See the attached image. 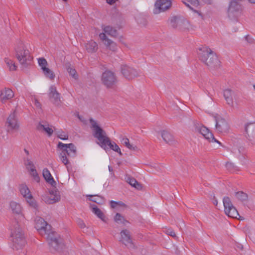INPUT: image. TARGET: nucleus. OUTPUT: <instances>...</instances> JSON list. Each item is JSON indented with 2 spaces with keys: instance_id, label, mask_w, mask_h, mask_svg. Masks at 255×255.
I'll list each match as a JSON object with an SVG mask.
<instances>
[{
  "instance_id": "de8ad7c7",
  "label": "nucleus",
  "mask_w": 255,
  "mask_h": 255,
  "mask_svg": "<svg viewBox=\"0 0 255 255\" xmlns=\"http://www.w3.org/2000/svg\"><path fill=\"white\" fill-rule=\"evenodd\" d=\"M111 207L112 208H116L118 207V202L111 201L110 202Z\"/></svg>"
},
{
  "instance_id": "dca6fc26",
  "label": "nucleus",
  "mask_w": 255,
  "mask_h": 255,
  "mask_svg": "<svg viewBox=\"0 0 255 255\" xmlns=\"http://www.w3.org/2000/svg\"><path fill=\"white\" fill-rule=\"evenodd\" d=\"M42 199L46 204H52L60 201V195L59 191L51 190L49 194L43 195Z\"/></svg>"
},
{
  "instance_id": "c9c22d12",
  "label": "nucleus",
  "mask_w": 255,
  "mask_h": 255,
  "mask_svg": "<svg viewBox=\"0 0 255 255\" xmlns=\"http://www.w3.org/2000/svg\"><path fill=\"white\" fill-rule=\"evenodd\" d=\"M235 196L237 199L242 202L247 201L248 199V195L242 191L236 192L235 193Z\"/></svg>"
},
{
  "instance_id": "680f3d73",
  "label": "nucleus",
  "mask_w": 255,
  "mask_h": 255,
  "mask_svg": "<svg viewBox=\"0 0 255 255\" xmlns=\"http://www.w3.org/2000/svg\"><path fill=\"white\" fill-rule=\"evenodd\" d=\"M63 0L64 1H67V0Z\"/></svg>"
},
{
  "instance_id": "13d9d810",
  "label": "nucleus",
  "mask_w": 255,
  "mask_h": 255,
  "mask_svg": "<svg viewBox=\"0 0 255 255\" xmlns=\"http://www.w3.org/2000/svg\"><path fill=\"white\" fill-rule=\"evenodd\" d=\"M109 170L110 172H113V168L110 166H109Z\"/></svg>"
},
{
  "instance_id": "4d7b16f0",
  "label": "nucleus",
  "mask_w": 255,
  "mask_h": 255,
  "mask_svg": "<svg viewBox=\"0 0 255 255\" xmlns=\"http://www.w3.org/2000/svg\"><path fill=\"white\" fill-rule=\"evenodd\" d=\"M250 2L255 4V0H248Z\"/></svg>"
},
{
  "instance_id": "09e8293b",
  "label": "nucleus",
  "mask_w": 255,
  "mask_h": 255,
  "mask_svg": "<svg viewBox=\"0 0 255 255\" xmlns=\"http://www.w3.org/2000/svg\"><path fill=\"white\" fill-rule=\"evenodd\" d=\"M127 207V205L121 201L118 202V207L125 208Z\"/></svg>"
},
{
  "instance_id": "c756f323",
  "label": "nucleus",
  "mask_w": 255,
  "mask_h": 255,
  "mask_svg": "<svg viewBox=\"0 0 255 255\" xmlns=\"http://www.w3.org/2000/svg\"><path fill=\"white\" fill-rule=\"evenodd\" d=\"M121 142L123 145L126 146L127 148H128L130 150H134V151L137 150V146L135 145H133L132 144H130L129 143V139L126 137H122L121 140Z\"/></svg>"
},
{
  "instance_id": "6ab92c4d",
  "label": "nucleus",
  "mask_w": 255,
  "mask_h": 255,
  "mask_svg": "<svg viewBox=\"0 0 255 255\" xmlns=\"http://www.w3.org/2000/svg\"><path fill=\"white\" fill-rule=\"evenodd\" d=\"M49 97L51 102L55 106H59L61 104L60 94L57 91L56 87L52 86L49 89Z\"/></svg>"
},
{
  "instance_id": "6e6d98bb",
  "label": "nucleus",
  "mask_w": 255,
  "mask_h": 255,
  "mask_svg": "<svg viewBox=\"0 0 255 255\" xmlns=\"http://www.w3.org/2000/svg\"><path fill=\"white\" fill-rule=\"evenodd\" d=\"M183 2H184V4H185L187 6H188V7H190V8H191L190 7V5H189V4L188 3H187V2H185V1H184Z\"/></svg>"
},
{
  "instance_id": "b1692460",
  "label": "nucleus",
  "mask_w": 255,
  "mask_h": 255,
  "mask_svg": "<svg viewBox=\"0 0 255 255\" xmlns=\"http://www.w3.org/2000/svg\"><path fill=\"white\" fill-rule=\"evenodd\" d=\"M245 130L250 140H252V138L255 139V123H249L246 125Z\"/></svg>"
},
{
  "instance_id": "052dcab7",
  "label": "nucleus",
  "mask_w": 255,
  "mask_h": 255,
  "mask_svg": "<svg viewBox=\"0 0 255 255\" xmlns=\"http://www.w3.org/2000/svg\"><path fill=\"white\" fill-rule=\"evenodd\" d=\"M253 87H254V89H255V84H254V85H253Z\"/></svg>"
},
{
  "instance_id": "c03bdc74",
  "label": "nucleus",
  "mask_w": 255,
  "mask_h": 255,
  "mask_svg": "<svg viewBox=\"0 0 255 255\" xmlns=\"http://www.w3.org/2000/svg\"><path fill=\"white\" fill-rule=\"evenodd\" d=\"M165 233L167 235H169L173 238H177L175 233L171 229H166Z\"/></svg>"
},
{
  "instance_id": "f257e3e1",
  "label": "nucleus",
  "mask_w": 255,
  "mask_h": 255,
  "mask_svg": "<svg viewBox=\"0 0 255 255\" xmlns=\"http://www.w3.org/2000/svg\"><path fill=\"white\" fill-rule=\"evenodd\" d=\"M90 123L91 128L94 131V136L98 139L99 145L101 147L106 150L108 148V146H109L111 149L122 155V153L119 146L115 142H111L110 138L107 136L106 132L99 126L97 122L91 118L90 119Z\"/></svg>"
},
{
  "instance_id": "ea45409f",
  "label": "nucleus",
  "mask_w": 255,
  "mask_h": 255,
  "mask_svg": "<svg viewBox=\"0 0 255 255\" xmlns=\"http://www.w3.org/2000/svg\"><path fill=\"white\" fill-rule=\"evenodd\" d=\"M39 65L40 66L42 71L44 68H47V62L46 60L44 58H40L38 59V61Z\"/></svg>"
},
{
  "instance_id": "9d476101",
  "label": "nucleus",
  "mask_w": 255,
  "mask_h": 255,
  "mask_svg": "<svg viewBox=\"0 0 255 255\" xmlns=\"http://www.w3.org/2000/svg\"><path fill=\"white\" fill-rule=\"evenodd\" d=\"M119 241L128 248H133L134 247L131 233L128 229H124L121 231Z\"/></svg>"
},
{
  "instance_id": "4c0bfd02",
  "label": "nucleus",
  "mask_w": 255,
  "mask_h": 255,
  "mask_svg": "<svg viewBox=\"0 0 255 255\" xmlns=\"http://www.w3.org/2000/svg\"><path fill=\"white\" fill-rule=\"evenodd\" d=\"M10 207L13 213L19 214L21 212V207L19 204L12 201L10 203Z\"/></svg>"
},
{
  "instance_id": "c85d7f7f",
  "label": "nucleus",
  "mask_w": 255,
  "mask_h": 255,
  "mask_svg": "<svg viewBox=\"0 0 255 255\" xmlns=\"http://www.w3.org/2000/svg\"><path fill=\"white\" fill-rule=\"evenodd\" d=\"M104 31L105 32V34L107 33V34L114 37H116L118 35V32L117 30L111 26H107L105 27L103 29Z\"/></svg>"
},
{
  "instance_id": "2f4dec72",
  "label": "nucleus",
  "mask_w": 255,
  "mask_h": 255,
  "mask_svg": "<svg viewBox=\"0 0 255 255\" xmlns=\"http://www.w3.org/2000/svg\"><path fill=\"white\" fill-rule=\"evenodd\" d=\"M127 181L128 183H129L131 186L135 188L138 190H140L142 188L141 185L138 183L134 178L128 177L127 178Z\"/></svg>"
},
{
  "instance_id": "bf43d9fd",
  "label": "nucleus",
  "mask_w": 255,
  "mask_h": 255,
  "mask_svg": "<svg viewBox=\"0 0 255 255\" xmlns=\"http://www.w3.org/2000/svg\"><path fill=\"white\" fill-rule=\"evenodd\" d=\"M217 203H218V202L217 200H216L214 202V204L215 205H217Z\"/></svg>"
},
{
  "instance_id": "4be33fe9",
  "label": "nucleus",
  "mask_w": 255,
  "mask_h": 255,
  "mask_svg": "<svg viewBox=\"0 0 255 255\" xmlns=\"http://www.w3.org/2000/svg\"><path fill=\"white\" fill-rule=\"evenodd\" d=\"M160 133L162 139L166 143L169 145H173L176 142L174 136L168 130H161Z\"/></svg>"
},
{
  "instance_id": "393cba45",
  "label": "nucleus",
  "mask_w": 255,
  "mask_h": 255,
  "mask_svg": "<svg viewBox=\"0 0 255 255\" xmlns=\"http://www.w3.org/2000/svg\"><path fill=\"white\" fill-rule=\"evenodd\" d=\"M37 129L39 131H44L49 136H50L53 132L52 128L50 127L49 125L47 124H42L41 123H39L37 126Z\"/></svg>"
},
{
  "instance_id": "aec40b11",
  "label": "nucleus",
  "mask_w": 255,
  "mask_h": 255,
  "mask_svg": "<svg viewBox=\"0 0 255 255\" xmlns=\"http://www.w3.org/2000/svg\"><path fill=\"white\" fill-rule=\"evenodd\" d=\"M35 221V227L36 230L41 235H45L46 234V228L47 226V222L43 218L39 217H36Z\"/></svg>"
},
{
  "instance_id": "603ef678",
  "label": "nucleus",
  "mask_w": 255,
  "mask_h": 255,
  "mask_svg": "<svg viewBox=\"0 0 255 255\" xmlns=\"http://www.w3.org/2000/svg\"><path fill=\"white\" fill-rule=\"evenodd\" d=\"M35 106L37 107H40V104L39 102L37 101V100H35Z\"/></svg>"
},
{
  "instance_id": "79ce46f5",
  "label": "nucleus",
  "mask_w": 255,
  "mask_h": 255,
  "mask_svg": "<svg viewBox=\"0 0 255 255\" xmlns=\"http://www.w3.org/2000/svg\"><path fill=\"white\" fill-rule=\"evenodd\" d=\"M30 174L31 176L33 177V179L35 181H36L37 182H38L39 181L40 178L38 175L36 169H32V171L30 172Z\"/></svg>"
},
{
  "instance_id": "5fc2aeb1",
  "label": "nucleus",
  "mask_w": 255,
  "mask_h": 255,
  "mask_svg": "<svg viewBox=\"0 0 255 255\" xmlns=\"http://www.w3.org/2000/svg\"><path fill=\"white\" fill-rule=\"evenodd\" d=\"M24 151L26 154V155H29V151L26 149H24Z\"/></svg>"
},
{
  "instance_id": "ddd939ff",
  "label": "nucleus",
  "mask_w": 255,
  "mask_h": 255,
  "mask_svg": "<svg viewBox=\"0 0 255 255\" xmlns=\"http://www.w3.org/2000/svg\"><path fill=\"white\" fill-rule=\"evenodd\" d=\"M171 4V1L170 0H157L154 4V13L157 14L167 10L170 8Z\"/></svg>"
},
{
  "instance_id": "a19ab883",
  "label": "nucleus",
  "mask_w": 255,
  "mask_h": 255,
  "mask_svg": "<svg viewBox=\"0 0 255 255\" xmlns=\"http://www.w3.org/2000/svg\"><path fill=\"white\" fill-rule=\"evenodd\" d=\"M90 197H92V198L90 199V200L97 203L98 204H102L104 202L103 199L99 196H92V195H89Z\"/></svg>"
},
{
  "instance_id": "864d4df0",
  "label": "nucleus",
  "mask_w": 255,
  "mask_h": 255,
  "mask_svg": "<svg viewBox=\"0 0 255 255\" xmlns=\"http://www.w3.org/2000/svg\"><path fill=\"white\" fill-rule=\"evenodd\" d=\"M175 253L177 255H179L180 254V252L177 248H176Z\"/></svg>"
},
{
  "instance_id": "37998d69",
  "label": "nucleus",
  "mask_w": 255,
  "mask_h": 255,
  "mask_svg": "<svg viewBox=\"0 0 255 255\" xmlns=\"http://www.w3.org/2000/svg\"><path fill=\"white\" fill-rule=\"evenodd\" d=\"M57 137L62 140H67L68 138V134L64 133L63 131H58L57 133Z\"/></svg>"
},
{
  "instance_id": "a18cd8bd",
  "label": "nucleus",
  "mask_w": 255,
  "mask_h": 255,
  "mask_svg": "<svg viewBox=\"0 0 255 255\" xmlns=\"http://www.w3.org/2000/svg\"><path fill=\"white\" fill-rule=\"evenodd\" d=\"M77 223L79 227L82 229L86 227V225L85 224L84 221L80 219H78L77 220Z\"/></svg>"
},
{
  "instance_id": "f8f14e48",
  "label": "nucleus",
  "mask_w": 255,
  "mask_h": 255,
  "mask_svg": "<svg viewBox=\"0 0 255 255\" xmlns=\"http://www.w3.org/2000/svg\"><path fill=\"white\" fill-rule=\"evenodd\" d=\"M121 72L125 78L131 80L139 76V73L135 69L127 65L121 66Z\"/></svg>"
},
{
  "instance_id": "bb28decb",
  "label": "nucleus",
  "mask_w": 255,
  "mask_h": 255,
  "mask_svg": "<svg viewBox=\"0 0 255 255\" xmlns=\"http://www.w3.org/2000/svg\"><path fill=\"white\" fill-rule=\"evenodd\" d=\"M114 221L119 225L126 226L129 222L121 214L117 213L114 217Z\"/></svg>"
},
{
  "instance_id": "58836bf2",
  "label": "nucleus",
  "mask_w": 255,
  "mask_h": 255,
  "mask_svg": "<svg viewBox=\"0 0 255 255\" xmlns=\"http://www.w3.org/2000/svg\"><path fill=\"white\" fill-rule=\"evenodd\" d=\"M44 75L50 80H53L55 78L54 72L48 68H44L43 70Z\"/></svg>"
},
{
  "instance_id": "cd10ccee",
  "label": "nucleus",
  "mask_w": 255,
  "mask_h": 255,
  "mask_svg": "<svg viewBox=\"0 0 255 255\" xmlns=\"http://www.w3.org/2000/svg\"><path fill=\"white\" fill-rule=\"evenodd\" d=\"M43 176L45 179L51 185L55 186L56 184V182L53 179L49 171L47 168H44L43 169Z\"/></svg>"
},
{
  "instance_id": "20e7f679",
  "label": "nucleus",
  "mask_w": 255,
  "mask_h": 255,
  "mask_svg": "<svg viewBox=\"0 0 255 255\" xmlns=\"http://www.w3.org/2000/svg\"><path fill=\"white\" fill-rule=\"evenodd\" d=\"M15 57L23 67L31 64L32 57L22 41H19L15 47Z\"/></svg>"
},
{
  "instance_id": "a878e982",
  "label": "nucleus",
  "mask_w": 255,
  "mask_h": 255,
  "mask_svg": "<svg viewBox=\"0 0 255 255\" xmlns=\"http://www.w3.org/2000/svg\"><path fill=\"white\" fill-rule=\"evenodd\" d=\"M85 49L89 53H94L98 49L97 43L93 40L88 41L85 44Z\"/></svg>"
},
{
  "instance_id": "2eb2a0df",
  "label": "nucleus",
  "mask_w": 255,
  "mask_h": 255,
  "mask_svg": "<svg viewBox=\"0 0 255 255\" xmlns=\"http://www.w3.org/2000/svg\"><path fill=\"white\" fill-rule=\"evenodd\" d=\"M196 131L201 133L206 139L209 141L216 142L220 144V142L217 140L213 133L209 131V129L203 126H197L195 128Z\"/></svg>"
},
{
  "instance_id": "72a5a7b5",
  "label": "nucleus",
  "mask_w": 255,
  "mask_h": 255,
  "mask_svg": "<svg viewBox=\"0 0 255 255\" xmlns=\"http://www.w3.org/2000/svg\"><path fill=\"white\" fill-rule=\"evenodd\" d=\"M92 212L96 215L100 219H101L103 221L106 222L105 221V217L103 214V213L95 205L91 206Z\"/></svg>"
},
{
  "instance_id": "1a4fd4ad",
  "label": "nucleus",
  "mask_w": 255,
  "mask_h": 255,
  "mask_svg": "<svg viewBox=\"0 0 255 255\" xmlns=\"http://www.w3.org/2000/svg\"><path fill=\"white\" fill-rule=\"evenodd\" d=\"M223 202L224 207V211L226 215L232 218H237L240 216L239 214L234 206L230 198L229 197H225L223 198Z\"/></svg>"
},
{
  "instance_id": "e433bc0d",
  "label": "nucleus",
  "mask_w": 255,
  "mask_h": 255,
  "mask_svg": "<svg viewBox=\"0 0 255 255\" xmlns=\"http://www.w3.org/2000/svg\"><path fill=\"white\" fill-rule=\"evenodd\" d=\"M25 200L27 202V203L29 204V205L33 208L35 209H37L38 208V205L36 201L33 198L32 194L30 195H28V196L26 198H25Z\"/></svg>"
},
{
  "instance_id": "423d86ee",
  "label": "nucleus",
  "mask_w": 255,
  "mask_h": 255,
  "mask_svg": "<svg viewBox=\"0 0 255 255\" xmlns=\"http://www.w3.org/2000/svg\"><path fill=\"white\" fill-rule=\"evenodd\" d=\"M11 230V237L13 248L16 250L22 248L25 246L26 241L21 229L17 224H15Z\"/></svg>"
},
{
  "instance_id": "6e6552de",
  "label": "nucleus",
  "mask_w": 255,
  "mask_h": 255,
  "mask_svg": "<svg viewBox=\"0 0 255 255\" xmlns=\"http://www.w3.org/2000/svg\"><path fill=\"white\" fill-rule=\"evenodd\" d=\"M102 82L107 88L114 89L116 86L117 79L113 72L106 71L102 74Z\"/></svg>"
},
{
  "instance_id": "9b49d317",
  "label": "nucleus",
  "mask_w": 255,
  "mask_h": 255,
  "mask_svg": "<svg viewBox=\"0 0 255 255\" xmlns=\"http://www.w3.org/2000/svg\"><path fill=\"white\" fill-rule=\"evenodd\" d=\"M6 127L8 132L18 129L19 126L15 111L11 113L8 117L6 122Z\"/></svg>"
},
{
  "instance_id": "5701e85b",
  "label": "nucleus",
  "mask_w": 255,
  "mask_h": 255,
  "mask_svg": "<svg viewBox=\"0 0 255 255\" xmlns=\"http://www.w3.org/2000/svg\"><path fill=\"white\" fill-rule=\"evenodd\" d=\"M13 96L14 93L11 89L5 88L1 92L0 100L2 103H5L7 101L12 98Z\"/></svg>"
},
{
  "instance_id": "f03ea898",
  "label": "nucleus",
  "mask_w": 255,
  "mask_h": 255,
  "mask_svg": "<svg viewBox=\"0 0 255 255\" xmlns=\"http://www.w3.org/2000/svg\"><path fill=\"white\" fill-rule=\"evenodd\" d=\"M198 53L201 61L211 69H215L220 67V62L216 54L209 47H202L199 48Z\"/></svg>"
},
{
  "instance_id": "f3484780",
  "label": "nucleus",
  "mask_w": 255,
  "mask_h": 255,
  "mask_svg": "<svg viewBox=\"0 0 255 255\" xmlns=\"http://www.w3.org/2000/svg\"><path fill=\"white\" fill-rule=\"evenodd\" d=\"M216 129L219 132H227L229 130V126L227 122L221 117H215Z\"/></svg>"
},
{
  "instance_id": "473e14b6",
  "label": "nucleus",
  "mask_w": 255,
  "mask_h": 255,
  "mask_svg": "<svg viewBox=\"0 0 255 255\" xmlns=\"http://www.w3.org/2000/svg\"><path fill=\"white\" fill-rule=\"evenodd\" d=\"M19 191L25 199L29 195H31L29 188L25 184H21L19 186Z\"/></svg>"
},
{
  "instance_id": "0eeeda50",
  "label": "nucleus",
  "mask_w": 255,
  "mask_h": 255,
  "mask_svg": "<svg viewBox=\"0 0 255 255\" xmlns=\"http://www.w3.org/2000/svg\"><path fill=\"white\" fill-rule=\"evenodd\" d=\"M47 240L49 246L56 251H60L63 246L62 239L60 236L54 232H46Z\"/></svg>"
},
{
  "instance_id": "49530a36",
  "label": "nucleus",
  "mask_w": 255,
  "mask_h": 255,
  "mask_svg": "<svg viewBox=\"0 0 255 255\" xmlns=\"http://www.w3.org/2000/svg\"><path fill=\"white\" fill-rule=\"evenodd\" d=\"M24 164L26 166V167H27L28 166H32V164H33L32 162L30 159H29L28 158L24 159Z\"/></svg>"
},
{
  "instance_id": "8fccbe9b",
  "label": "nucleus",
  "mask_w": 255,
  "mask_h": 255,
  "mask_svg": "<svg viewBox=\"0 0 255 255\" xmlns=\"http://www.w3.org/2000/svg\"><path fill=\"white\" fill-rule=\"evenodd\" d=\"M226 166L228 169L230 170V169H231L232 168H233L234 167V165H233V163H232L231 162H227L226 164Z\"/></svg>"
},
{
  "instance_id": "412c9836",
  "label": "nucleus",
  "mask_w": 255,
  "mask_h": 255,
  "mask_svg": "<svg viewBox=\"0 0 255 255\" xmlns=\"http://www.w3.org/2000/svg\"><path fill=\"white\" fill-rule=\"evenodd\" d=\"M100 38L104 42V44L110 50L112 51H116L117 50V45L116 43L107 38L106 35L104 33H101L99 34Z\"/></svg>"
},
{
  "instance_id": "a211bd4d",
  "label": "nucleus",
  "mask_w": 255,
  "mask_h": 255,
  "mask_svg": "<svg viewBox=\"0 0 255 255\" xmlns=\"http://www.w3.org/2000/svg\"><path fill=\"white\" fill-rule=\"evenodd\" d=\"M223 95L228 105L233 108H237V104L234 102V98H235V93L230 89L224 91Z\"/></svg>"
},
{
  "instance_id": "4468645a",
  "label": "nucleus",
  "mask_w": 255,
  "mask_h": 255,
  "mask_svg": "<svg viewBox=\"0 0 255 255\" xmlns=\"http://www.w3.org/2000/svg\"><path fill=\"white\" fill-rule=\"evenodd\" d=\"M240 0L231 1L228 8V14L230 17L237 16L242 11V5L239 3Z\"/></svg>"
},
{
  "instance_id": "f704fd0d",
  "label": "nucleus",
  "mask_w": 255,
  "mask_h": 255,
  "mask_svg": "<svg viewBox=\"0 0 255 255\" xmlns=\"http://www.w3.org/2000/svg\"><path fill=\"white\" fill-rule=\"evenodd\" d=\"M4 62H5L10 71H13L16 70L17 66L16 65L15 63L12 60L8 58H5Z\"/></svg>"
},
{
  "instance_id": "7ed1b4c3",
  "label": "nucleus",
  "mask_w": 255,
  "mask_h": 255,
  "mask_svg": "<svg viewBox=\"0 0 255 255\" xmlns=\"http://www.w3.org/2000/svg\"><path fill=\"white\" fill-rule=\"evenodd\" d=\"M57 147L61 150V152L59 153V157L65 165L69 163L70 157H74L76 155V147L73 143L65 144L59 142Z\"/></svg>"
},
{
  "instance_id": "39448f33",
  "label": "nucleus",
  "mask_w": 255,
  "mask_h": 255,
  "mask_svg": "<svg viewBox=\"0 0 255 255\" xmlns=\"http://www.w3.org/2000/svg\"><path fill=\"white\" fill-rule=\"evenodd\" d=\"M168 22L172 28L178 30L189 31L194 29V26L186 19L179 15L171 16L168 19Z\"/></svg>"
},
{
  "instance_id": "3c124183",
  "label": "nucleus",
  "mask_w": 255,
  "mask_h": 255,
  "mask_svg": "<svg viewBox=\"0 0 255 255\" xmlns=\"http://www.w3.org/2000/svg\"><path fill=\"white\" fill-rule=\"evenodd\" d=\"M26 168L27 170H29V172H31L32 171V169H35V167L34 165V164H32V166H28L27 167H26Z\"/></svg>"
},
{
  "instance_id": "7c9ffc66",
  "label": "nucleus",
  "mask_w": 255,
  "mask_h": 255,
  "mask_svg": "<svg viewBox=\"0 0 255 255\" xmlns=\"http://www.w3.org/2000/svg\"><path fill=\"white\" fill-rule=\"evenodd\" d=\"M65 68L70 74L75 79H77L78 75L75 69L71 66L70 63H66L65 64Z\"/></svg>"
}]
</instances>
